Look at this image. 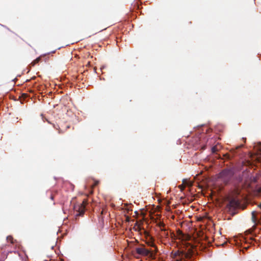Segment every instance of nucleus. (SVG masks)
<instances>
[{
    "label": "nucleus",
    "mask_w": 261,
    "mask_h": 261,
    "mask_svg": "<svg viewBox=\"0 0 261 261\" xmlns=\"http://www.w3.org/2000/svg\"><path fill=\"white\" fill-rule=\"evenodd\" d=\"M234 171L232 169H225L223 170L219 175V178L225 184L228 183L232 178Z\"/></svg>",
    "instance_id": "1"
},
{
    "label": "nucleus",
    "mask_w": 261,
    "mask_h": 261,
    "mask_svg": "<svg viewBox=\"0 0 261 261\" xmlns=\"http://www.w3.org/2000/svg\"><path fill=\"white\" fill-rule=\"evenodd\" d=\"M136 252L140 255H148L150 254V251L144 248H137Z\"/></svg>",
    "instance_id": "2"
},
{
    "label": "nucleus",
    "mask_w": 261,
    "mask_h": 261,
    "mask_svg": "<svg viewBox=\"0 0 261 261\" xmlns=\"http://www.w3.org/2000/svg\"><path fill=\"white\" fill-rule=\"evenodd\" d=\"M146 244L151 247H154L153 238L148 233L146 234Z\"/></svg>",
    "instance_id": "3"
},
{
    "label": "nucleus",
    "mask_w": 261,
    "mask_h": 261,
    "mask_svg": "<svg viewBox=\"0 0 261 261\" xmlns=\"http://www.w3.org/2000/svg\"><path fill=\"white\" fill-rule=\"evenodd\" d=\"M86 204V202L84 201L83 204H81V206L79 207V214H77V215L81 216L83 215L85 212Z\"/></svg>",
    "instance_id": "4"
},
{
    "label": "nucleus",
    "mask_w": 261,
    "mask_h": 261,
    "mask_svg": "<svg viewBox=\"0 0 261 261\" xmlns=\"http://www.w3.org/2000/svg\"><path fill=\"white\" fill-rule=\"evenodd\" d=\"M257 213L255 211H253L252 212V220L254 223H257L259 222V220L258 219V217H257Z\"/></svg>",
    "instance_id": "5"
},
{
    "label": "nucleus",
    "mask_w": 261,
    "mask_h": 261,
    "mask_svg": "<svg viewBox=\"0 0 261 261\" xmlns=\"http://www.w3.org/2000/svg\"><path fill=\"white\" fill-rule=\"evenodd\" d=\"M257 155L259 159L261 160V143H259L257 146Z\"/></svg>",
    "instance_id": "6"
},
{
    "label": "nucleus",
    "mask_w": 261,
    "mask_h": 261,
    "mask_svg": "<svg viewBox=\"0 0 261 261\" xmlns=\"http://www.w3.org/2000/svg\"><path fill=\"white\" fill-rule=\"evenodd\" d=\"M161 233L160 234L162 238H167L168 237V232L166 231V229L165 228L164 230H161Z\"/></svg>",
    "instance_id": "7"
},
{
    "label": "nucleus",
    "mask_w": 261,
    "mask_h": 261,
    "mask_svg": "<svg viewBox=\"0 0 261 261\" xmlns=\"http://www.w3.org/2000/svg\"><path fill=\"white\" fill-rule=\"evenodd\" d=\"M158 225L160 227L161 230H164L165 227L163 222L160 221L158 223Z\"/></svg>",
    "instance_id": "8"
},
{
    "label": "nucleus",
    "mask_w": 261,
    "mask_h": 261,
    "mask_svg": "<svg viewBox=\"0 0 261 261\" xmlns=\"http://www.w3.org/2000/svg\"><path fill=\"white\" fill-rule=\"evenodd\" d=\"M175 257H178V258H175L174 261H181V257L180 256V254L179 252H176L174 254Z\"/></svg>",
    "instance_id": "9"
},
{
    "label": "nucleus",
    "mask_w": 261,
    "mask_h": 261,
    "mask_svg": "<svg viewBox=\"0 0 261 261\" xmlns=\"http://www.w3.org/2000/svg\"><path fill=\"white\" fill-rule=\"evenodd\" d=\"M7 240L8 241H10L11 243H13V238L11 236H9L7 237Z\"/></svg>",
    "instance_id": "10"
},
{
    "label": "nucleus",
    "mask_w": 261,
    "mask_h": 261,
    "mask_svg": "<svg viewBox=\"0 0 261 261\" xmlns=\"http://www.w3.org/2000/svg\"><path fill=\"white\" fill-rule=\"evenodd\" d=\"M40 61V58H37L34 61V62L32 63L33 65H34L35 64H36L37 63L39 62V61Z\"/></svg>",
    "instance_id": "11"
},
{
    "label": "nucleus",
    "mask_w": 261,
    "mask_h": 261,
    "mask_svg": "<svg viewBox=\"0 0 261 261\" xmlns=\"http://www.w3.org/2000/svg\"><path fill=\"white\" fill-rule=\"evenodd\" d=\"M216 151V147H213L212 148V152H215Z\"/></svg>",
    "instance_id": "12"
},
{
    "label": "nucleus",
    "mask_w": 261,
    "mask_h": 261,
    "mask_svg": "<svg viewBox=\"0 0 261 261\" xmlns=\"http://www.w3.org/2000/svg\"><path fill=\"white\" fill-rule=\"evenodd\" d=\"M96 185H97V182L95 183V186H96Z\"/></svg>",
    "instance_id": "13"
},
{
    "label": "nucleus",
    "mask_w": 261,
    "mask_h": 261,
    "mask_svg": "<svg viewBox=\"0 0 261 261\" xmlns=\"http://www.w3.org/2000/svg\"><path fill=\"white\" fill-rule=\"evenodd\" d=\"M260 191H261V189H260Z\"/></svg>",
    "instance_id": "14"
}]
</instances>
